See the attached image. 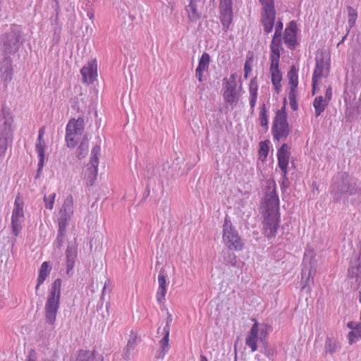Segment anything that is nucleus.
Returning <instances> with one entry per match:
<instances>
[{
	"instance_id": "obj_1",
	"label": "nucleus",
	"mask_w": 361,
	"mask_h": 361,
	"mask_svg": "<svg viewBox=\"0 0 361 361\" xmlns=\"http://www.w3.org/2000/svg\"><path fill=\"white\" fill-rule=\"evenodd\" d=\"M262 207L264 209V233L271 240L275 238L280 222L279 198L276 194L275 183L273 187H267Z\"/></svg>"
},
{
	"instance_id": "obj_2",
	"label": "nucleus",
	"mask_w": 361,
	"mask_h": 361,
	"mask_svg": "<svg viewBox=\"0 0 361 361\" xmlns=\"http://www.w3.org/2000/svg\"><path fill=\"white\" fill-rule=\"evenodd\" d=\"M330 188L334 198L338 202H345L350 196L361 194V186L357 180L343 171L333 177Z\"/></svg>"
},
{
	"instance_id": "obj_3",
	"label": "nucleus",
	"mask_w": 361,
	"mask_h": 361,
	"mask_svg": "<svg viewBox=\"0 0 361 361\" xmlns=\"http://www.w3.org/2000/svg\"><path fill=\"white\" fill-rule=\"evenodd\" d=\"M61 286V279H56L51 285L49 294L45 303V319L46 322L51 325H54L56 322L60 304Z\"/></svg>"
},
{
	"instance_id": "obj_4",
	"label": "nucleus",
	"mask_w": 361,
	"mask_h": 361,
	"mask_svg": "<svg viewBox=\"0 0 361 361\" xmlns=\"http://www.w3.org/2000/svg\"><path fill=\"white\" fill-rule=\"evenodd\" d=\"M13 122L9 109L2 108L0 111V160L5 156L8 141L13 138Z\"/></svg>"
},
{
	"instance_id": "obj_5",
	"label": "nucleus",
	"mask_w": 361,
	"mask_h": 361,
	"mask_svg": "<svg viewBox=\"0 0 361 361\" xmlns=\"http://www.w3.org/2000/svg\"><path fill=\"white\" fill-rule=\"evenodd\" d=\"M223 240L229 250H240L243 248V243L238 231L227 218L223 225Z\"/></svg>"
},
{
	"instance_id": "obj_6",
	"label": "nucleus",
	"mask_w": 361,
	"mask_h": 361,
	"mask_svg": "<svg viewBox=\"0 0 361 361\" xmlns=\"http://www.w3.org/2000/svg\"><path fill=\"white\" fill-rule=\"evenodd\" d=\"M20 30L16 25L11 27V30L2 35L1 42L3 45V51L6 54H13L17 51L20 46Z\"/></svg>"
},
{
	"instance_id": "obj_7",
	"label": "nucleus",
	"mask_w": 361,
	"mask_h": 361,
	"mask_svg": "<svg viewBox=\"0 0 361 361\" xmlns=\"http://www.w3.org/2000/svg\"><path fill=\"white\" fill-rule=\"evenodd\" d=\"M302 264L304 267L301 273L302 281L305 279V282L302 289H304L307 286L310 275L313 271H315L317 259L312 251L309 250L305 252Z\"/></svg>"
},
{
	"instance_id": "obj_8",
	"label": "nucleus",
	"mask_w": 361,
	"mask_h": 361,
	"mask_svg": "<svg viewBox=\"0 0 361 361\" xmlns=\"http://www.w3.org/2000/svg\"><path fill=\"white\" fill-rule=\"evenodd\" d=\"M274 140L277 141L285 140L291 132L287 119L274 118L271 128Z\"/></svg>"
},
{
	"instance_id": "obj_9",
	"label": "nucleus",
	"mask_w": 361,
	"mask_h": 361,
	"mask_svg": "<svg viewBox=\"0 0 361 361\" xmlns=\"http://www.w3.org/2000/svg\"><path fill=\"white\" fill-rule=\"evenodd\" d=\"M24 216L23 203L20 201L19 197H17L15 203L14 209L13 210L11 225L13 233L15 236H18L22 229L21 222L22 219Z\"/></svg>"
},
{
	"instance_id": "obj_10",
	"label": "nucleus",
	"mask_w": 361,
	"mask_h": 361,
	"mask_svg": "<svg viewBox=\"0 0 361 361\" xmlns=\"http://www.w3.org/2000/svg\"><path fill=\"white\" fill-rule=\"evenodd\" d=\"M276 11L274 9V3H268L266 1L263 6V13L262 23L264 26V30L267 33L272 31L275 22Z\"/></svg>"
},
{
	"instance_id": "obj_11",
	"label": "nucleus",
	"mask_w": 361,
	"mask_h": 361,
	"mask_svg": "<svg viewBox=\"0 0 361 361\" xmlns=\"http://www.w3.org/2000/svg\"><path fill=\"white\" fill-rule=\"evenodd\" d=\"M316 66L312 75L314 85H317L318 80L321 78H326L329 73V63L325 60L323 54L321 56H317L315 58Z\"/></svg>"
},
{
	"instance_id": "obj_12",
	"label": "nucleus",
	"mask_w": 361,
	"mask_h": 361,
	"mask_svg": "<svg viewBox=\"0 0 361 361\" xmlns=\"http://www.w3.org/2000/svg\"><path fill=\"white\" fill-rule=\"evenodd\" d=\"M220 20L224 31L227 32L233 20L231 0H221Z\"/></svg>"
},
{
	"instance_id": "obj_13",
	"label": "nucleus",
	"mask_w": 361,
	"mask_h": 361,
	"mask_svg": "<svg viewBox=\"0 0 361 361\" xmlns=\"http://www.w3.org/2000/svg\"><path fill=\"white\" fill-rule=\"evenodd\" d=\"M206 4V0H190L189 5L185 8L189 20L197 23L202 18L201 10Z\"/></svg>"
},
{
	"instance_id": "obj_14",
	"label": "nucleus",
	"mask_w": 361,
	"mask_h": 361,
	"mask_svg": "<svg viewBox=\"0 0 361 361\" xmlns=\"http://www.w3.org/2000/svg\"><path fill=\"white\" fill-rule=\"evenodd\" d=\"M78 250L75 241L69 242L66 250V274L71 276L75 266Z\"/></svg>"
},
{
	"instance_id": "obj_15",
	"label": "nucleus",
	"mask_w": 361,
	"mask_h": 361,
	"mask_svg": "<svg viewBox=\"0 0 361 361\" xmlns=\"http://www.w3.org/2000/svg\"><path fill=\"white\" fill-rule=\"evenodd\" d=\"M348 279L353 288L361 285V262H352L348 271Z\"/></svg>"
},
{
	"instance_id": "obj_16",
	"label": "nucleus",
	"mask_w": 361,
	"mask_h": 361,
	"mask_svg": "<svg viewBox=\"0 0 361 361\" xmlns=\"http://www.w3.org/2000/svg\"><path fill=\"white\" fill-rule=\"evenodd\" d=\"M82 81L91 84L97 76V64L95 60L88 62L80 70Z\"/></svg>"
},
{
	"instance_id": "obj_17",
	"label": "nucleus",
	"mask_w": 361,
	"mask_h": 361,
	"mask_svg": "<svg viewBox=\"0 0 361 361\" xmlns=\"http://www.w3.org/2000/svg\"><path fill=\"white\" fill-rule=\"evenodd\" d=\"M224 99L231 104H236L238 101L239 95L236 91V83L233 81H227L226 84V91L224 94Z\"/></svg>"
},
{
	"instance_id": "obj_18",
	"label": "nucleus",
	"mask_w": 361,
	"mask_h": 361,
	"mask_svg": "<svg viewBox=\"0 0 361 361\" xmlns=\"http://www.w3.org/2000/svg\"><path fill=\"white\" fill-rule=\"evenodd\" d=\"M1 78L5 82H9L12 79V62L9 57H5L1 62L0 66Z\"/></svg>"
},
{
	"instance_id": "obj_19",
	"label": "nucleus",
	"mask_w": 361,
	"mask_h": 361,
	"mask_svg": "<svg viewBox=\"0 0 361 361\" xmlns=\"http://www.w3.org/2000/svg\"><path fill=\"white\" fill-rule=\"evenodd\" d=\"M166 276H167L165 272V270L164 268H162L160 270L159 274L158 275L159 290L157 294V299L159 302H161L162 300L164 299V297L166 293Z\"/></svg>"
},
{
	"instance_id": "obj_20",
	"label": "nucleus",
	"mask_w": 361,
	"mask_h": 361,
	"mask_svg": "<svg viewBox=\"0 0 361 361\" xmlns=\"http://www.w3.org/2000/svg\"><path fill=\"white\" fill-rule=\"evenodd\" d=\"M75 361H104L103 356L95 352L80 350L77 353Z\"/></svg>"
},
{
	"instance_id": "obj_21",
	"label": "nucleus",
	"mask_w": 361,
	"mask_h": 361,
	"mask_svg": "<svg viewBox=\"0 0 361 361\" xmlns=\"http://www.w3.org/2000/svg\"><path fill=\"white\" fill-rule=\"evenodd\" d=\"M258 324L257 323H255L251 327L245 339V343L251 348L252 352H255L257 349V340L258 338Z\"/></svg>"
},
{
	"instance_id": "obj_22",
	"label": "nucleus",
	"mask_w": 361,
	"mask_h": 361,
	"mask_svg": "<svg viewBox=\"0 0 361 361\" xmlns=\"http://www.w3.org/2000/svg\"><path fill=\"white\" fill-rule=\"evenodd\" d=\"M270 72L271 75L272 85L276 92L279 93L281 90V81L282 80V74L279 69V63H276V66L274 63H271Z\"/></svg>"
},
{
	"instance_id": "obj_23",
	"label": "nucleus",
	"mask_w": 361,
	"mask_h": 361,
	"mask_svg": "<svg viewBox=\"0 0 361 361\" xmlns=\"http://www.w3.org/2000/svg\"><path fill=\"white\" fill-rule=\"evenodd\" d=\"M84 129V119L78 118V119H71L66 126L67 132H73L80 135H82Z\"/></svg>"
},
{
	"instance_id": "obj_24",
	"label": "nucleus",
	"mask_w": 361,
	"mask_h": 361,
	"mask_svg": "<svg viewBox=\"0 0 361 361\" xmlns=\"http://www.w3.org/2000/svg\"><path fill=\"white\" fill-rule=\"evenodd\" d=\"M271 63H274L276 66V63H279L280 59V49H281V39H272L271 45Z\"/></svg>"
},
{
	"instance_id": "obj_25",
	"label": "nucleus",
	"mask_w": 361,
	"mask_h": 361,
	"mask_svg": "<svg viewBox=\"0 0 361 361\" xmlns=\"http://www.w3.org/2000/svg\"><path fill=\"white\" fill-rule=\"evenodd\" d=\"M51 266L48 262H44L39 269V276L37 278V283L36 285V290L39 288L41 284L44 283L47 276L51 271Z\"/></svg>"
},
{
	"instance_id": "obj_26",
	"label": "nucleus",
	"mask_w": 361,
	"mask_h": 361,
	"mask_svg": "<svg viewBox=\"0 0 361 361\" xmlns=\"http://www.w3.org/2000/svg\"><path fill=\"white\" fill-rule=\"evenodd\" d=\"M329 105V102L326 101L322 96H317L313 102V106L315 110L314 115L316 117L319 116Z\"/></svg>"
},
{
	"instance_id": "obj_27",
	"label": "nucleus",
	"mask_w": 361,
	"mask_h": 361,
	"mask_svg": "<svg viewBox=\"0 0 361 361\" xmlns=\"http://www.w3.org/2000/svg\"><path fill=\"white\" fill-rule=\"evenodd\" d=\"M164 334V337L159 341V347L161 348V352L157 357L158 358H163L165 355L169 352L170 349L169 345V334L168 328L166 330V332H161Z\"/></svg>"
},
{
	"instance_id": "obj_28",
	"label": "nucleus",
	"mask_w": 361,
	"mask_h": 361,
	"mask_svg": "<svg viewBox=\"0 0 361 361\" xmlns=\"http://www.w3.org/2000/svg\"><path fill=\"white\" fill-rule=\"evenodd\" d=\"M101 148L99 145H96L93 147L91 151V158L89 163V165H91V167L93 168V171L95 175L97 173L98 171V164L99 159L98 156L100 154Z\"/></svg>"
},
{
	"instance_id": "obj_29",
	"label": "nucleus",
	"mask_w": 361,
	"mask_h": 361,
	"mask_svg": "<svg viewBox=\"0 0 361 361\" xmlns=\"http://www.w3.org/2000/svg\"><path fill=\"white\" fill-rule=\"evenodd\" d=\"M89 149L88 140L85 135L80 142L79 147L76 150V156L79 159H83L87 154Z\"/></svg>"
},
{
	"instance_id": "obj_30",
	"label": "nucleus",
	"mask_w": 361,
	"mask_h": 361,
	"mask_svg": "<svg viewBox=\"0 0 361 361\" xmlns=\"http://www.w3.org/2000/svg\"><path fill=\"white\" fill-rule=\"evenodd\" d=\"M136 343V336H132L129 341L125 348L123 349L122 353V357L125 360H128L130 358V353L135 349Z\"/></svg>"
},
{
	"instance_id": "obj_31",
	"label": "nucleus",
	"mask_w": 361,
	"mask_h": 361,
	"mask_svg": "<svg viewBox=\"0 0 361 361\" xmlns=\"http://www.w3.org/2000/svg\"><path fill=\"white\" fill-rule=\"evenodd\" d=\"M59 212L71 215L73 214V199L71 195L66 198Z\"/></svg>"
},
{
	"instance_id": "obj_32",
	"label": "nucleus",
	"mask_w": 361,
	"mask_h": 361,
	"mask_svg": "<svg viewBox=\"0 0 361 361\" xmlns=\"http://www.w3.org/2000/svg\"><path fill=\"white\" fill-rule=\"evenodd\" d=\"M283 40L289 49H293L295 48L296 43L295 34L288 32V29H286L285 30Z\"/></svg>"
},
{
	"instance_id": "obj_33",
	"label": "nucleus",
	"mask_w": 361,
	"mask_h": 361,
	"mask_svg": "<svg viewBox=\"0 0 361 361\" xmlns=\"http://www.w3.org/2000/svg\"><path fill=\"white\" fill-rule=\"evenodd\" d=\"M277 158H278L279 166L283 171V175L286 176L288 173L287 168H288V161H289V156L288 155L277 154Z\"/></svg>"
},
{
	"instance_id": "obj_34",
	"label": "nucleus",
	"mask_w": 361,
	"mask_h": 361,
	"mask_svg": "<svg viewBox=\"0 0 361 361\" xmlns=\"http://www.w3.org/2000/svg\"><path fill=\"white\" fill-rule=\"evenodd\" d=\"M80 135L73 132H67L66 135V141L68 147H74L79 140Z\"/></svg>"
},
{
	"instance_id": "obj_35",
	"label": "nucleus",
	"mask_w": 361,
	"mask_h": 361,
	"mask_svg": "<svg viewBox=\"0 0 361 361\" xmlns=\"http://www.w3.org/2000/svg\"><path fill=\"white\" fill-rule=\"evenodd\" d=\"M288 78L291 87H297L298 84V74L296 68L294 66H292L288 72Z\"/></svg>"
},
{
	"instance_id": "obj_36",
	"label": "nucleus",
	"mask_w": 361,
	"mask_h": 361,
	"mask_svg": "<svg viewBox=\"0 0 361 361\" xmlns=\"http://www.w3.org/2000/svg\"><path fill=\"white\" fill-rule=\"evenodd\" d=\"M349 343L352 344L361 338V324H358L356 329L351 330L348 335Z\"/></svg>"
},
{
	"instance_id": "obj_37",
	"label": "nucleus",
	"mask_w": 361,
	"mask_h": 361,
	"mask_svg": "<svg viewBox=\"0 0 361 361\" xmlns=\"http://www.w3.org/2000/svg\"><path fill=\"white\" fill-rule=\"evenodd\" d=\"M171 207L167 202H162L161 204V210L158 215L159 218H162L164 220L169 219L170 216Z\"/></svg>"
},
{
	"instance_id": "obj_38",
	"label": "nucleus",
	"mask_w": 361,
	"mask_h": 361,
	"mask_svg": "<svg viewBox=\"0 0 361 361\" xmlns=\"http://www.w3.org/2000/svg\"><path fill=\"white\" fill-rule=\"evenodd\" d=\"M210 61V56L209 54L204 52L200 57L199 61L198 66L197 68H200L201 70L206 71L209 68V64Z\"/></svg>"
},
{
	"instance_id": "obj_39",
	"label": "nucleus",
	"mask_w": 361,
	"mask_h": 361,
	"mask_svg": "<svg viewBox=\"0 0 361 361\" xmlns=\"http://www.w3.org/2000/svg\"><path fill=\"white\" fill-rule=\"evenodd\" d=\"M338 346L336 341L331 338H327L325 342V351L326 353L333 354L337 350Z\"/></svg>"
},
{
	"instance_id": "obj_40",
	"label": "nucleus",
	"mask_w": 361,
	"mask_h": 361,
	"mask_svg": "<svg viewBox=\"0 0 361 361\" xmlns=\"http://www.w3.org/2000/svg\"><path fill=\"white\" fill-rule=\"evenodd\" d=\"M260 125L264 127L266 129L268 128V117L267 114V110L265 104H263L260 107L259 117Z\"/></svg>"
},
{
	"instance_id": "obj_41",
	"label": "nucleus",
	"mask_w": 361,
	"mask_h": 361,
	"mask_svg": "<svg viewBox=\"0 0 361 361\" xmlns=\"http://www.w3.org/2000/svg\"><path fill=\"white\" fill-rule=\"evenodd\" d=\"M348 14V23L350 27L353 26L357 16V13L355 9H354L351 6L347 7Z\"/></svg>"
},
{
	"instance_id": "obj_42",
	"label": "nucleus",
	"mask_w": 361,
	"mask_h": 361,
	"mask_svg": "<svg viewBox=\"0 0 361 361\" xmlns=\"http://www.w3.org/2000/svg\"><path fill=\"white\" fill-rule=\"evenodd\" d=\"M180 163H173L172 166V171H175L176 173H173L172 176L176 178L178 176H183L188 173V171L190 170L189 168L185 169V168L181 169V167L179 166Z\"/></svg>"
},
{
	"instance_id": "obj_43",
	"label": "nucleus",
	"mask_w": 361,
	"mask_h": 361,
	"mask_svg": "<svg viewBox=\"0 0 361 361\" xmlns=\"http://www.w3.org/2000/svg\"><path fill=\"white\" fill-rule=\"evenodd\" d=\"M223 254L225 264L231 265H234L235 264V255L233 252H231L230 251H224Z\"/></svg>"
},
{
	"instance_id": "obj_44",
	"label": "nucleus",
	"mask_w": 361,
	"mask_h": 361,
	"mask_svg": "<svg viewBox=\"0 0 361 361\" xmlns=\"http://www.w3.org/2000/svg\"><path fill=\"white\" fill-rule=\"evenodd\" d=\"M55 197L56 194L54 192L50 194L49 197L46 195L44 196V202L47 209H52L54 204Z\"/></svg>"
},
{
	"instance_id": "obj_45",
	"label": "nucleus",
	"mask_w": 361,
	"mask_h": 361,
	"mask_svg": "<svg viewBox=\"0 0 361 361\" xmlns=\"http://www.w3.org/2000/svg\"><path fill=\"white\" fill-rule=\"evenodd\" d=\"M107 282H109V280L106 279V277L105 276H102L100 277V281H97L95 283L97 288H102V295L101 299H103V295H104V292L107 287Z\"/></svg>"
},
{
	"instance_id": "obj_46",
	"label": "nucleus",
	"mask_w": 361,
	"mask_h": 361,
	"mask_svg": "<svg viewBox=\"0 0 361 361\" xmlns=\"http://www.w3.org/2000/svg\"><path fill=\"white\" fill-rule=\"evenodd\" d=\"M258 84L257 77H254L251 79L249 85L250 94H257Z\"/></svg>"
},
{
	"instance_id": "obj_47",
	"label": "nucleus",
	"mask_w": 361,
	"mask_h": 361,
	"mask_svg": "<svg viewBox=\"0 0 361 361\" xmlns=\"http://www.w3.org/2000/svg\"><path fill=\"white\" fill-rule=\"evenodd\" d=\"M269 152V145L266 142H261L259 143V154L260 157H263L265 159Z\"/></svg>"
},
{
	"instance_id": "obj_48",
	"label": "nucleus",
	"mask_w": 361,
	"mask_h": 361,
	"mask_svg": "<svg viewBox=\"0 0 361 361\" xmlns=\"http://www.w3.org/2000/svg\"><path fill=\"white\" fill-rule=\"evenodd\" d=\"M286 99H284L283 106L281 107V109L276 111L274 118L287 119V113L286 111Z\"/></svg>"
},
{
	"instance_id": "obj_49",
	"label": "nucleus",
	"mask_w": 361,
	"mask_h": 361,
	"mask_svg": "<svg viewBox=\"0 0 361 361\" xmlns=\"http://www.w3.org/2000/svg\"><path fill=\"white\" fill-rule=\"evenodd\" d=\"M68 221L69 220L61 218L58 219L59 231H60V235H61L63 233H66V227L68 225Z\"/></svg>"
},
{
	"instance_id": "obj_50",
	"label": "nucleus",
	"mask_w": 361,
	"mask_h": 361,
	"mask_svg": "<svg viewBox=\"0 0 361 361\" xmlns=\"http://www.w3.org/2000/svg\"><path fill=\"white\" fill-rule=\"evenodd\" d=\"M282 30H283V23L281 22V20H279L276 23L273 39H281Z\"/></svg>"
},
{
	"instance_id": "obj_51",
	"label": "nucleus",
	"mask_w": 361,
	"mask_h": 361,
	"mask_svg": "<svg viewBox=\"0 0 361 361\" xmlns=\"http://www.w3.org/2000/svg\"><path fill=\"white\" fill-rule=\"evenodd\" d=\"M35 148H36L37 152L38 153L39 157L44 156V149H45V142H37Z\"/></svg>"
},
{
	"instance_id": "obj_52",
	"label": "nucleus",
	"mask_w": 361,
	"mask_h": 361,
	"mask_svg": "<svg viewBox=\"0 0 361 361\" xmlns=\"http://www.w3.org/2000/svg\"><path fill=\"white\" fill-rule=\"evenodd\" d=\"M288 149H289V147H288V145L284 143L279 149L277 154L290 156V152H288Z\"/></svg>"
},
{
	"instance_id": "obj_53",
	"label": "nucleus",
	"mask_w": 361,
	"mask_h": 361,
	"mask_svg": "<svg viewBox=\"0 0 361 361\" xmlns=\"http://www.w3.org/2000/svg\"><path fill=\"white\" fill-rule=\"evenodd\" d=\"M262 352L268 357H271L274 355V350L268 346L267 344H264V349Z\"/></svg>"
},
{
	"instance_id": "obj_54",
	"label": "nucleus",
	"mask_w": 361,
	"mask_h": 361,
	"mask_svg": "<svg viewBox=\"0 0 361 361\" xmlns=\"http://www.w3.org/2000/svg\"><path fill=\"white\" fill-rule=\"evenodd\" d=\"M167 314H168V316L166 318V326L164 327L162 331L166 332V330L168 328L169 333H170V325L172 322L173 318H172V315L169 312H167Z\"/></svg>"
},
{
	"instance_id": "obj_55",
	"label": "nucleus",
	"mask_w": 361,
	"mask_h": 361,
	"mask_svg": "<svg viewBox=\"0 0 361 361\" xmlns=\"http://www.w3.org/2000/svg\"><path fill=\"white\" fill-rule=\"evenodd\" d=\"M250 109L252 111V113L254 111V108L256 104L257 99V94H250Z\"/></svg>"
},
{
	"instance_id": "obj_56",
	"label": "nucleus",
	"mask_w": 361,
	"mask_h": 361,
	"mask_svg": "<svg viewBox=\"0 0 361 361\" xmlns=\"http://www.w3.org/2000/svg\"><path fill=\"white\" fill-rule=\"evenodd\" d=\"M39 157V160L38 161V169H37V175L36 176V178H38L39 175V173L42 171V168L44 166V156L43 157Z\"/></svg>"
},
{
	"instance_id": "obj_57",
	"label": "nucleus",
	"mask_w": 361,
	"mask_h": 361,
	"mask_svg": "<svg viewBox=\"0 0 361 361\" xmlns=\"http://www.w3.org/2000/svg\"><path fill=\"white\" fill-rule=\"evenodd\" d=\"M65 235L66 233H63L62 235H60V231H58V235L56 238L57 247H60L62 245Z\"/></svg>"
},
{
	"instance_id": "obj_58",
	"label": "nucleus",
	"mask_w": 361,
	"mask_h": 361,
	"mask_svg": "<svg viewBox=\"0 0 361 361\" xmlns=\"http://www.w3.org/2000/svg\"><path fill=\"white\" fill-rule=\"evenodd\" d=\"M295 89H296V87H290V90L288 94V99H289L290 102H292L293 100H296Z\"/></svg>"
},
{
	"instance_id": "obj_59",
	"label": "nucleus",
	"mask_w": 361,
	"mask_h": 361,
	"mask_svg": "<svg viewBox=\"0 0 361 361\" xmlns=\"http://www.w3.org/2000/svg\"><path fill=\"white\" fill-rule=\"evenodd\" d=\"M332 97V90L331 87L329 86L325 92V98H324L326 101L329 102V101L331 99Z\"/></svg>"
},
{
	"instance_id": "obj_60",
	"label": "nucleus",
	"mask_w": 361,
	"mask_h": 361,
	"mask_svg": "<svg viewBox=\"0 0 361 361\" xmlns=\"http://www.w3.org/2000/svg\"><path fill=\"white\" fill-rule=\"evenodd\" d=\"M204 71L201 70L200 68H196L195 70V77L197 78L199 82L202 81V74Z\"/></svg>"
},
{
	"instance_id": "obj_61",
	"label": "nucleus",
	"mask_w": 361,
	"mask_h": 361,
	"mask_svg": "<svg viewBox=\"0 0 361 361\" xmlns=\"http://www.w3.org/2000/svg\"><path fill=\"white\" fill-rule=\"evenodd\" d=\"M287 29H288V32L295 33L296 31V23L294 21H291L290 26Z\"/></svg>"
},
{
	"instance_id": "obj_62",
	"label": "nucleus",
	"mask_w": 361,
	"mask_h": 361,
	"mask_svg": "<svg viewBox=\"0 0 361 361\" xmlns=\"http://www.w3.org/2000/svg\"><path fill=\"white\" fill-rule=\"evenodd\" d=\"M358 324H361V323H356V322H349L347 324V326L349 329H350L351 330H354V329H356L357 327H358Z\"/></svg>"
},
{
	"instance_id": "obj_63",
	"label": "nucleus",
	"mask_w": 361,
	"mask_h": 361,
	"mask_svg": "<svg viewBox=\"0 0 361 361\" xmlns=\"http://www.w3.org/2000/svg\"><path fill=\"white\" fill-rule=\"evenodd\" d=\"M252 71V67L248 62V61H246L244 65V71L246 72V73H250Z\"/></svg>"
},
{
	"instance_id": "obj_64",
	"label": "nucleus",
	"mask_w": 361,
	"mask_h": 361,
	"mask_svg": "<svg viewBox=\"0 0 361 361\" xmlns=\"http://www.w3.org/2000/svg\"><path fill=\"white\" fill-rule=\"evenodd\" d=\"M72 216L73 215H71V214H64V213H62V212H59V218L70 221V219H71Z\"/></svg>"
}]
</instances>
